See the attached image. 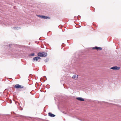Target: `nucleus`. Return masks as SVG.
Wrapping results in <instances>:
<instances>
[{
	"mask_svg": "<svg viewBox=\"0 0 121 121\" xmlns=\"http://www.w3.org/2000/svg\"><path fill=\"white\" fill-rule=\"evenodd\" d=\"M14 28L15 30H18L20 29V27H14Z\"/></svg>",
	"mask_w": 121,
	"mask_h": 121,
	"instance_id": "obj_10",
	"label": "nucleus"
},
{
	"mask_svg": "<svg viewBox=\"0 0 121 121\" xmlns=\"http://www.w3.org/2000/svg\"><path fill=\"white\" fill-rule=\"evenodd\" d=\"M34 55H35L34 53H33L32 54H30V56H34Z\"/></svg>",
	"mask_w": 121,
	"mask_h": 121,
	"instance_id": "obj_11",
	"label": "nucleus"
},
{
	"mask_svg": "<svg viewBox=\"0 0 121 121\" xmlns=\"http://www.w3.org/2000/svg\"><path fill=\"white\" fill-rule=\"evenodd\" d=\"M48 115L51 117H53L55 116V115H54L50 112H49L48 114Z\"/></svg>",
	"mask_w": 121,
	"mask_h": 121,
	"instance_id": "obj_7",
	"label": "nucleus"
},
{
	"mask_svg": "<svg viewBox=\"0 0 121 121\" xmlns=\"http://www.w3.org/2000/svg\"><path fill=\"white\" fill-rule=\"evenodd\" d=\"M38 16L39 17L42 18L44 19H50V18L49 17H47L45 16L39 15Z\"/></svg>",
	"mask_w": 121,
	"mask_h": 121,
	"instance_id": "obj_3",
	"label": "nucleus"
},
{
	"mask_svg": "<svg viewBox=\"0 0 121 121\" xmlns=\"http://www.w3.org/2000/svg\"><path fill=\"white\" fill-rule=\"evenodd\" d=\"M93 49H96L97 50H102V48L100 47H93Z\"/></svg>",
	"mask_w": 121,
	"mask_h": 121,
	"instance_id": "obj_5",
	"label": "nucleus"
},
{
	"mask_svg": "<svg viewBox=\"0 0 121 121\" xmlns=\"http://www.w3.org/2000/svg\"><path fill=\"white\" fill-rule=\"evenodd\" d=\"M45 62H47V61H46L45 60Z\"/></svg>",
	"mask_w": 121,
	"mask_h": 121,
	"instance_id": "obj_12",
	"label": "nucleus"
},
{
	"mask_svg": "<svg viewBox=\"0 0 121 121\" xmlns=\"http://www.w3.org/2000/svg\"><path fill=\"white\" fill-rule=\"evenodd\" d=\"M111 69L114 70H119L120 69V67H118L117 66H114L111 68Z\"/></svg>",
	"mask_w": 121,
	"mask_h": 121,
	"instance_id": "obj_4",
	"label": "nucleus"
},
{
	"mask_svg": "<svg viewBox=\"0 0 121 121\" xmlns=\"http://www.w3.org/2000/svg\"><path fill=\"white\" fill-rule=\"evenodd\" d=\"M45 62H47V61H46L45 60Z\"/></svg>",
	"mask_w": 121,
	"mask_h": 121,
	"instance_id": "obj_13",
	"label": "nucleus"
},
{
	"mask_svg": "<svg viewBox=\"0 0 121 121\" xmlns=\"http://www.w3.org/2000/svg\"><path fill=\"white\" fill-rule=\"evenodd\" d=\"M23 87H24L23 86L21 85L18 84L14 86V87L17 89L22 88Z\"/></svg>",
	"mask_w": 121,
	"mask_h": 121,
	"instance_id": "obj_2",
	"label": "nucleus"
},
{
	"mask_svg": "<svg viewBox=\"0 0 121 121\" xmlns=\"http://www.w3.org/2000/svg\"><path fill=\"white\" fill-rule=\"evenodd\" d=\"M76 99L81 101H83L84 100V99L82 97H78L76 98Z\"/></svg>",
	"mask_w": 121,
	"mask_h": 121,
	"instance_id": "obj_8",
	"label": "nucleus"
},
{
	"mask_svg": "<svg viewBox=\"0 0 121 121\" xmlns=\"http://www.w3.org/2000/svg\"><path fill=\"white\" fill-rule=\"evenodd\" d=\"M40 59V58L39 57H36L34 58H33V60H35L36 61H37L38 60Z\"/></svg>",
	"mask_w": 121,
	"mask_h": 121,
	"instance_id": "obj_6",
	"label": "nucleus"
},
{
	"mask_svg": "<svg viewBox=\"0 0 121 121\" xmlns=\"http://www.w3.org/2000/svg\"><path fill=\"white\" fill-rule=\"evenodd\" d=\"M38 55L39 56H47V54L46 53L44 52H39L38 53Z\"/></svg>",
	"mask_w": 121,
	"mask_h": 121,
	"instance_id": "obj_1",
	"label": "nucleus"
},
{
	"mask_svg": "<svg viewBox=\"0 0 121 121\" xmlns=\"http://www.w3.org/2000/svg\"><path fill=\"white\" fill-rule=\"evenodd\" d=\"M78 75H74L73 76L72 78L75 79H76L78 78Z\"/></svg>",
	"mask_w": 121,
	"mask_h": 121,
	"instance_id": "obj_9",
	"label": "nucleus"
}]
</instances>
